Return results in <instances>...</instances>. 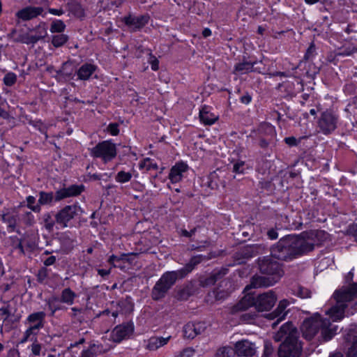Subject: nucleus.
Returning <instances> with one entry per match:
<instances>
[{"label": "nucleus", "instance_id": "nucleus-38", "mask_svg": "<svg viewBox=\"0 0 357 357\" xmlns=\"http://www.w3.org/2000/svg\"><path fill=\"white\" fill-rule=\"evenodd\" d=\"M26 206L34 213H40L41 208L39 206L35 197L29 195L26 198Z\"/></svg>", "mask_w": 357, "mask_h": 357}, {"label": "nucleus", "instance_id": "nucleus-34", "mask_svg": "<svg viewBox=\"0 0 357 357\" xmlns=\"http://www.w3.org/2000/svg\"><path fill=\"white\" fill-rule=\"evenodd\" d=\"M2 220L8 226L9 232H13L15 230L17 222V217L9 213L4 214L2 216Z\"/></svg>", "mask_w": 357, "mask_h": 357}, {"label": "nucleus", "instance_id": "nucleus-17", "mask_svg": "<svg viewBox=\"0 0 357 357\" xmlns=\"http://www.w3.org/2000/svg\"><path fill=\"white\" fill-rule=\"evenodd\" d=\"M188 166L184 162L176 163L171 168L169 178L172 183H176L181 181L183 174L188 171Z\"/></svg>", "mask_w": 357, "mask_h": 357}, {"label": "nucleus", "instance_id": "nucleus-24", "mask_svg": "<svg viewBox=\"0 0 357 357\" xmlns=\"http://www.w3.org/2000/svg\"><path fill=\"white\" fill-rule=\"evenodd\" d=\"M96 70V66L91 63H84L77 70L76 75L77 79L88 80Z\"/></svg>", "mask_w": 357, "mask_h": 357}, {"label": "nucleus", "instance_id": "nucleus-59", "mask_svg": "<svg viewBox=\"0 0 357 357\" xmlns=\"http://www.w3.org/2000/svg\"><path fill=\"white\" fill-rule=\"evenodd\" d=\"M48 13L54 15L61 16L64 13V10L61 8L56 9L50 8L48 9Z\"/></svg>", "mask_w": 357, "mask_h": 357}, {"label": "nucleus", "instance_id": "nucleus-60", "mask_svg": "<svg viewBox=\"0 0 357 357\" xmlns=\"http://www.w3.org/2000/svg\"><path fill=\"white\" fill-rule=\"evenodd\" d=\"M70 310L71 312L69 314V315L73 318L76 317L79 314L82 312V308H78L76 307H73Z\"/></svg>", "mask_w": 357, "mask_h": 357}, {"label": "nucleus", "instance_id": "nucleus-35", "mask_svg": "<svg viewBox=\"0 0 357 357\" xmlns=\"http://www.w3.org/2000/svg\"><path fill=\"white\" fill-rule=\"evenodd\" d=\"M39 329L36 327L28 326L27 329L24 331L22 338L20 340L21 344L26 342L28 340H36V336L39 333Z\"/></svg>", "mask_w": 357, "mask_h": 357}, {"label": "nucleus", "instance_id": "nucleus-29", "mask_svg": "<svg viewBox=\"0 0 357 357\" xmlns=\"http://www.w3.org/2000/svg\"><path fill=\"white\" fill-rule=\"evenodd\" d=\"M47 25L45 22L40 23L33 31L34 34H32V38L30 40H26V42H38L43 39L47 35Z\"/></svg>", "mask_w": 357, "mask_h": 357}, {"label": "nucleus", "instance_id": "nucleus-39", "mask_svg": "<svg viewBox=\"0 0 357 357\" xmlns=\"http://www.w3.org/2000/svg\"><path fill=\"white\" fill-rule=\"evenodd\" d=\"M66 29V24L61 20H54L50 26L51 33H63Z\"/></svg>", "mask_w": 357, "mask_h": 357}, {"label": "nucleus", "instance_id": "nucleus-40", "mask_svg": "<svg viewBox=\"0 0 357 357\" xmlns=\"http://www.w3.org/2000/svg\"><path fill=\"white\" fill-rule=\"evenodd\" d=\"M68 40V36L66 34H59L52 36V44L55 47L63 46Z\"/></svg>", "mask_w": 357, "mask_h": 357}, {"label": "nucleus", "instance_id": "nucleus-23", "mask_svg": "<svg viewBox=\"0 0 357 357\" xmlns=\"http://www.w3.org/2000/svg\"><path fill=\"white\" fill-rule=\"evenodd\" d=\"M57 77L59 80L68 81L76 75V70L70 63H64L61 68L57 72Z\"/></svg>", "mask_w": 357, "mask_h": 357}, {"label": "nucleus", "instance_id": "nucleus-46", "mask_svg": "<svg viewBox=\"0 0 357 357\" xmlns=\"http://www.w3.org/2000/svg\"><path fill=\"white\" fill-rule=\"evenodd\" d=\"M230 292L231 291L229 290L220 289L218 288L213 291V295L216 300H222L227 298L229 295Z\"/></svg>", "mask_w": 357, "mask_h": 357}, {"label": "nucleus", "instance_id": "nucleus-3", "mask_svg": "<svg viewBox=\"0 0 357 357\" xmlns=\"http://www.w3.org/2000/svg\"><path fill=\"white\" fill-rule=\"evenodd\" d=\"M298 331L291 323L282 325L274 336L276 342L283 341L280 345V357H299L302 352V346L298 341Z\"/></svg>", "mask_w": 357, "mask_h": 357}, {"label": "nucleus", "instance_id": "nucleus-43", "mask_svg": "<svg viewBox=\"0 0 357 357\" xmlns=\"http://www.w3.org/2000/svg\"><path fill=\"white\" fill-rule=\"evenodd\" d=\"M132 174L125 171H120L115 176V180L118 183H124L131 180Z\"/></svg>", "mask_w": 357, "mask_h": 357}, {"label": "nucleus", "instance_id": "nucleus-48", "mask_svg": "<svg viewBox=\"0 0 357 357\" xmlns=\"http://www.w3.org/2000/svg\"><path fill=\"white\" fill-rule=\"evenodd\" d=\"M245 162L238 161L233 165V172L236 174H243L245 169Z\"/></svg>", "mask_w": 357, "mask_h": 357}, {"label": "nucleus", "instance_id": "nucleus-53", "mask_svg": "<svg viewBox=\"0 0 357 357\" xmlns=\"http://www.w3.org/2000/svg\"><path fill=\"white\" fill-rule=\"evenodd\" d=\"M285 143L290 146H295L298 144L300 140H298L294 137H288L284 138Z\"/></svg>", "mask_w": 357, "mask_h": 357}, {"label": "nucleus", "instance_id": "nucleus-14", "mask_svg": "<svg viewBox=\"0 0 357 357\" xmlns=\"http://www.w3.org/2000/svg\"><path fill=\"white\" fill-rule=\"evenodd\" d=\"M289 301L287 299L281 300L276 309L266 315V318L271 320H273L276 319V321L273 324V327H275L278 325L281 321L284 320L287 311L286 308L289 305Z\"/></svg>", "mask_w": 357, "mask_h": 357}, {"label": "nucleus", "instance_id": "nucleus-26", "mask_svg": "<svg viewBox=\"0 0 357 357\" xmlns=\"http://www.w3.org/2000/svg\"><path fill=\"white\" fill-rule=\"evenodd\" d=\"M170 339L171 336L167 337H151L148 340L146 348L151 351H155L167 344Z\"/></svg>", "mask_w": 357, "mask_h": 357}, {"label": "nucleus", "instance_id": "nucleus-2", "mask_svg": "<svg viewBox=\"0 0 357 357\" xmlns=\"http://www.w3.org/2000/svg\"><path fill=\"white\" fill-rule=\"evenodd\" d=\"M273 257H265L259 261V268L264 276L255 275L252 278L250 284L247 285L244 291L251 288L270 287L275 284L282 275V270L278 262Z\"/></svg>", "mask_w": 357, "mask_h": 357}, {"label": "nucleus", "instance_id": "nucleus-50", "mask_svg": "<svg viewBox=\"0 0 357 357\" xmlns=\"http://www.w3.org/2000/svg\"><path fill=\"white\" fill-rule=\"evenodd\" d=\"M195 326L196 327L195 331L198 335L203 333L206 329L207 328V324L204 321H199L197 323H194Z\"/></svg>", "mask_w": 357, "mask_h": 357}, {"label": "nucleus", "instance_id": "nucleus-62", "mask_svg": "<svg viewBox=\"0 0 357 357\" xmlns=\"http://www.w3.org/2000/svg\"><path fill=\"white\" fill-rule=\"evenodd\" d=\"M267 235L268 238L271 240H275L278 237V234L277 231L273 229L268 230L267 232Z\"/></svg>", "mask_w": 357, "mask_h": 357}, {"label": "nucleus", "instance_id": "nucleus-51", "mask_svg": "<svg viewBox=\"0 0 357 357\" xmlns=\"http://www.w3.org/2000/svg\"><path fill=\"white\" fill-rule=\"evenodd\" d=\"M107 130L113 136H116L119 133V125L116 123L109 124Z\"/></svg>", "mask_w": 357, "mask_h": 357}, {"label": "nucleus", "instance_id": "nucleus-54", "mask_svg": "<svg viewBox=\"0 0 357 357\" xmlns=\"http://www.w3.org/2000/svg\"><path fill=\"white\" fill-rule=\"evenodd\" d=\"M182 357H193L195 355V350L192 348H186L180 351Z\"/></svg>", "mask_w": 357, "mask_h": 357}, {"label": "nucleus", "instance_id": "nucleus-25", "mask_svg": "<svg viewBox=\"0 0 357 357\" xmlns=\"http://www.w3.org/2000/svg\"><path fill=\"white\" fill-rule=\"evenodd\" d=\"M202 256L198 255L193 257L190 262L187 264L182 268L177 270L176 272L178 273L180 278H185L189 273H190L194 268L202 261Z\"/></svg>", "mask_w": 357, "mask_h": 357}, {"label": "nucleus", "instance_id": "nucleus-41", "mask_svg": "<svg viewBox=\"0 0 357 357\" xmlns=\"http://www.w3.org/2000/svg\"><path fill=\"white\" fill-rule=\"evenodd\" d=\"M43 223L46 230L52 231L54 226V220L50 213H46L43 215Z\"/></svg>", "mask_w": 357, "mask_h": 357}, {"label": "nucleus", "instance_id": "nucleus-8", "mask_svg": "<svg viewBox=\"0 0 357 357\" xmlns=\"http://www.w3.org/2000/svg\"><path fill=\"white\" fill-rule=\"evenodd\" d=\"M90 154L93 158H101L105 162H107L116 155V145L110 141H103L92 148Z\"/></svg>", "mask_w": 357, "mask_h": 357}, {"label": "nucleus", "instance_id": "nucleus-47", "mask_svg": "<svg viewBox=\"0 0 357 357\" xmlns=\"http://www.w3.org/2000/svg\"><path fill=\"white\" fill-rule=\"evenodd\" d=\"M17 80V76L13 73H7L3 77V82L6 86L13 85Z\"/></svg>", "mask_w": 357, "mask_h": 357}, {"label": "nucleus", "instance_id": "nucleus-21", "mask_svg": "<svg viewBox=\"0 0 357 357\" xmlns=\"http://www.w3.org/2000/svg\"><path fill=\"white\" fill-rule=\"evenodd\" d=\"M346 347L348 349L347 357H357V331H350L346 337Z\"/></svg>", "mask_w": 357, "mask_h": 357}, {"label": "nucleus", "instance_id": "nucleus-36", "mask_svg": "<svg viewBox=\"0 0 357 357\" xmlns=\"http://www.w3.org/2000/svg\"><path fill=\"white\" fill-rule=\"evenodd\" d=\"M195 328L193 322L186 324L183 328V336L188 339L195 338L197 335Z\"/></svg>", "mask_w": 357, "mask_h": 357}, {"label": "nucleus", "instance_id": "nucleus-12", "mask_svg": "<svg viewBox=\"0 0 357 357\" xmlns=\"http://www.w3.org/2000/svg\"><path fill=\"white\" fill-rule=\"evenodd\" d=\"M134 331V325L132 323L116 326L112 332L111 339L114 342H120L123 339L130 337Z\"/></svg>", "mask_w": 357, "mask_h": 357}, {"label": "nucleus", "instance_id": "nucleus-19", "mask_svg": "<svg viewBox=\"0 0 357 357\" xmlns=\"http://www.w3.org/2000/svg\"><path fill=\"white\" fill-rule=\"evenodd\" d=\"M84 190L82 185H73L67 188H63L56 192L55 201H60L66 197L77 196Z\"/></svg>", "mask_w": 357, "mask_h": 357}, {"label": "nucleus", "instance_id": "nucleus-31", "mask_svg": "<svg viewBox=\"0 0 357 357\" xmlns=\"http://www.w3.org/2000/svg\"><path fill=\"white\" fill-rule=\"evenodd\" d=\"M253 256V249L250 246H245L238 250L236 255L235 258L238 261V264L244 262L245 259L251 258Z\"/></svg>", "mask_w": 357, "mask_h": 357}, {"label": "nucleus", "instance_id": "nucleus-44", "mask_svg": "<svg viewBox=\"0 0 357 357\" xmlns=\"http://www.w3.org/2000/svg\"><path fill=\"white\" fill-rule=\"evenodd\" d=\"M99 347L96 344L91 345L87 349L83 350L80 357H96L99 352Z\"/></svg>", "mask_w": 357, "mask_h": 357}, {"label": "nucleus", "instance_id": "nucleus-28", "mask_svg": "<svg viewBox=\"0 0 357 357\" xmlns=\"http://www.w3.org/2000/svg\"><path fill=\"white\" fill-rule=\"evenodd\" d=\"M77 297V294L70 288H65L61 292L60 301L68 305L74 304L75 298Z\"/></svg>", "mask_w": 357, "mask_h": 357}, {"label": "nucleus", "instance_id": "nucleus-6", "mask_svg": "<svg viewBox=\"0 0 357 357\" xmlns=\"http://www.w3.org/2000/svg\"><path fill=\"white\" fill-rule=\"evenodd\" d=\"M178 279L181 278L176 271L163 273L152 289L151 298L155 301L164 298Z\"/></svg>", "mask_w": 357, "mask_h": 357}, {"label": "nucleus", "instance_id": "nucleus-1", "mask_svg": "<svg viewBox=\"0 0 357 357\" xmlns=\"http://www.w3.org/2000/svg\"><path fill=\"white\" fill-rule=\"evenodd\" d=\"M337 326L330 322L327 318L319 313L305 319L301 326V332L305 339H314L321 343L331 340L336 334Z\"/></svg>", "mask_w": 357, "mask_h": 357}, {"label": "nucleus", "instance_id": "nucleus-33", "mask_svg": "<svg viewBox=\"0 0 357 357\" xmlns=\"http://www.w3.org/2000/svg\"><path fill=\"white\" fill-rule=\"evenodd\" d=\"M54 199L55 200V197L54 196L53 192H47L44 191L39 192L38 203L40 208L41 206L43 205H50Z\"/></svg>", "mask_w": 357, "mask_h": 357}, {"label": "nucleus", "instance_id": "nucleus-61", "mask_svg": "<svg viewBox=\"0 0 357 357\" xmlns=\"http://www.w3.org/2000/svg\"><path fill=\"white\" fill-rule=\"evenodd\" d=\"M151 63V69L153 70H157L159 68L158 66V64H159V61L155 57V56H152L151 57V61H150Z\"/></svg>", "mask_w": 357, "mask_h": 357}, {"label": "nucleus", "instance_id": "nucleus-49", "mask_svg": "<svg viewBox=\"0 0 357 357\" xmlns=\"http://www.w3.org/2000/svg\"><path fill=\"white\" fill-rule=\"evenodd\" d=\"M23 221L27 225H32L35 222L34 216L31 212H26L23 216Z\"/></svg>", "mask_w": 357, "mask_h": 357}, {"label": "nucleus", "instance_id": "nucleus-4", "mask_svg": "<svg viewBox=\"0 0 357 357\" xmlns=\"http://www.w3.org/2000/svg\"><path fill=\"white\" fill-rule=\"evenodd\" d=\"M302 243L298 236H286L272 247L271 256L280 260H291L305 254Z\"/></svg>", "mask_w": 357, "mask_h": 357}, {"label": "nucleus", "instance_id": "nucleus-52", "mask_svg": "<svg viewBox=\"0 0 357 357\" xmlns=\"http://www.w3.org/2000/svg\"><path fill=\"white\" fill-rule=\"evenodd\" d=\"M31 352L34 356H39L40 354L41 351V345L40 344L38 343L36 341H35L31 345Z\"/></svg>", "mask_w": 357, "mask_h": 357}, {"label": "nucleus", "instance_id": "nucleus-10", "mask_svg": "<svg viewBox=\"0 0 357 357\" xmlns=\"http://www.w3.org/2000/svg\"><path fill=\"white\" fill-rule=\"evenodd\" d=\"M277 296L273 290L259 294L255 300V309L259 312L268 311L277 301Z\"/></svg>", "mask_w": 357, "mask_h": 357}, {"label": "nucleus", "instance_id": "nucleus-42", "mask_svg": "<svg viewBox=\"0 0 357 357\" xmlns=\"http://www.w3.org/2000/svg\"><path fill=\"white\" fill-rule=\"evenodd\" d=\"M127 256L128 255L126 254H123L119 257L112 255L109 257L108 262L114 267L121 268V261H127Z\"/></svg>", "mask_w": 357, "mask_h": 357}, {"label": "nucleus", "instance_id": "nucleus-11", "mask_svg": "<svg viewBox=\"0 0 357 357\" xmlns=\"http://www.w3.org/2000/svg\"><path fill=\"white\" fill-rule=\"evenodd\" d=\"M337 117L331 112H323L318 121L319 128L322 133L328 135L337 128Z\"/></svg>", "mask_w": 357, "mask_h": 357}, {"label": "nucleus", "instance_id": "nucleus-18", "mask_svg": "<svg viewBox=\"0 0 357 357\" xmlns=\"http://www.w3.org/2000/svg\"><path fill=\"white\" fill-rule=\"evenodd\" d=\"M45 316V312L43 311L31 313L27 317L24 324L40 330L44 327Z\"/></svg>", "mask_w": 357, "mask_h": 357}, {"label": "nucleus", "instance_id": "nucleus-56", "mask_svg": "<svg viewBox=\"0 0 357 357\" xmlns=\"http://www.w3.org/2000/svg\"><path fill=\"white\" fill-rule=\"evenodd\" d=\"M356 51H357V49L354 48V47H353L352 49L345 48V49L342 50L341 52H340L338 53V54L339 55H342V56H349L352 53H354V52H355Z\"/></svg>", "mask_w": 357, "mask_h": 357}, {"label": "nucleus", "instance_id": "nucleus-58", "mask_svg": "<svg viewBox=\"0 0 357 357\" xmlns=\"http://www.w3.org/2000/svg\"><path fill=\"white\" fill-rule=\"evenodd\" d=\"M286 88L287 89H289L288 93H289V95L290 96H295L296 94V93L298 92L297 91H296L295 89H292V86H294V84L291 83V82H286L284 85Z\"/></svg>", "mask_w": 357, "mask_h": 357}, {"label": "nucleus", "instance_id": "nucleus-30", "mask_svg": "<svg viewBox=\"0 0 357 357\" xmlns=\"http://www.w3.org/2000/svg\"><path fill=\"white\" fill-rule=\"evenodd\" d=\"M255 62L242 61L236 63L234 66V73L238 74H245L252 71Z\"/></svg>", "mask_w": 357, "mask_h": 357}, {"label": "nucleus", "instance_id": "nucleus-15", "mask_svg": "<svg viewBox=\"0 0 357 357\" xmlns=\"http://www.w3.org/2000/svg\"><path fill=\"white\" fill-rule=\"evenodd\" d=\"M149 16L144 15L138 17L132 15L126 16L123 18V22L128 26L132 31H136L144 27L149 21Z\"/></svg>", "mask_w": 357, "mask_h": 357}, {"label": "nucleus", "instance_id": "nucleus-9", "mask_svg": "<svg viewBox=\"0 0 357 357\" xmlns=\"http://www.w3.org/2000/svg\"><path fill=\"white\" fill-rule=\"evenodd\" d=\"M82 213L81 207L77 204L66 206L56 213V221L63 227H66L70 220Z\"/></svg>", "mask_w": 357, "mask_h": 357}, {"label": "nucleus", "instance_id": "nucleus-57", "mask_svg": "<svg viewBox=\"0 0 357 357\" xmlns=\"http://www.w3.org/2000/svg\"><path fill=\"white\" fill-rule=\"evenodd\" d=\"M0 312L4 316V320L7 319L10 315V311L8 306H4L0 308Z\"/></svg>", "mask_w": 357, "mask_h": 357}, {"label": "nucleus", "instance_id": "nucleus-32", "mask_svg": "<svg viewBox=\"0 0 357 357\" xmlns=\"http://www.w3.org/2000/svg\"><path fill=\"white\" fill-rule=\"evenodd\" d=\"M118 306L120 308L119 311L116 310L112 312V317H114V318H116L118 316L119 313L126 314L132 311V305L130 301L127 300L120 301L118 303Z\"/></svg>", "mask_w": 357, "mask_h": 357}, {"label": "nucleus", "instance_id": "nucleus-37", "mask_svg": "<svg viewBox=\"0 0 357 357\" xmlns=\"http://www.w3.org/2000/svg\"><path fill=\"white\" fill-rule=\"evenodd\" d=\"M139 169H145L146 171L158 169L157 163L149 158H144L142 161H141L139 164Z\"/></svg>", "mask_w": 357, "mask_h": 357}, {"label": "nucleus", "instance_id": "nucleus-16", "mask_svg": "<svg viewBox=\"0 0 357 357\" xmlns=\"http://www.w3.org/2000/svg\"><path fill=\"white\" fill-rule=\"evenodd\" d=\"M43 11V9L41 7L27 6L18 10L16 16L22 20L27 21L41 15Z\"/></svg>", "mask_w": 357, "mask_h": 357}, {"label": "nucleus", "instance_id": "nucleus-64", "mask_svg": "<svg viewBox=\"0 0 357 357\" xmlns=\"http://www.w3.org/2000/svg\"><path fill=\"white\" fill-rule=\"evenodd\" d=\"M55 261L56 257L54 256H50L44 261V264L47 266H49L53 265Z\"/></svg>", "mask_w": 357, "mask_h": 357}, {"label": "nucleus", "instance_id": "nucleus-27", "mask_svg": "<svg viewBox=\"0 0 357 357\" xmlns=\"http://www.w3.org/2000/svg\"><path fill=\"white\" fill-rule=\"evenodd\" d=\"M60 298L52 296L46 300V306L50 311V316L53 317L56 311L66 310L67 307L61 305Z\"/></svg>", "mask_w": 357, "mask_h": 357}, {"label": "nucleus", "instance_id": "nucleus-20", "mask_svg": "<svg viewBox=\"0 0 357 357\" xmlns=\"http://www.w3.org/2000/svg\"><path fill=\"white\" fill-rule=\"evenodd\" d=\"M211 110V107L207 105H204L199 110L200 121L205 126H211L218 119V116L213 114Z\"/></svg>", "mask_w": 357, "mask_h": 357}, {"label": "nucleus", "instance_id": "nucleus-13", "mask_svg": "<svg viewBox=\"0 0 357 357\" xmlns=\"http://www.w3.org/2000/svg\"><path fill=\"white\" fill-rule=\"evenodd\" d=\"M234 353L238 356L251 357L256 353L255 344L248 340L238 341L234 344Z\"/></svg>", "mask_w": 357, "mask_h": 357}, {"label": "nucleus", "instance_id": "nucleus-63", "mask_svg": "<svg viewBox=\"0 0 357 357\" xmlns=\"http://www.w3.org/2000/svg\"><path fill=\"white\" fill-rule=\"evenodd\" d=\"M251 96L248 93L241 97V102L245 105L249 104L251 102Z\"/></svg>", "mask_w": 357, "mask_h": 357}, {"label": "nucleus", "instance_id": "nucleus-55", "mask_svg": "<svg viewBox=\"0 0 357 357\" xmlns=\"http://www.w3.org/2000/svg\"><path fill=\"white\" fill-rule=\"evenodd\" d=\"M315 52V46L314 44H311L308 49L307 50V52L305 55V58L306 59H310L314 54Z\"/></svg>", "mask_w": 357, "mask_h": 357}, {"label": "nucleus", "instance_id": "nucleus-22", "mask_svg": "<svg viewBox=\"0 0 357 357\" xmlns=\"http://www.w3.org/2000/svg\"><path fill=\"white\" fill-rule=\"evenodd\" d=\"M251 306L255 307V297L252 294L248 293L233 307L232 312L236 313L245 311Z\"/></svg>", "mask_w": 357, "mask_h": 357}, {"label": "nucleus", "instance_id": "nucleus-7", "mask_svg": "<svg viewBox=\"0 0 357 357\" xmlns=\"http://www.w3.org/2000/svg\"><path fill=\"white\" fill-rule=\"evenodd\" d=\"M328 237V234L323 230H311L299 236L305 253L312 251L315 245L321 244Z\"/></svg>", "mask_w": 357, "mask_h": 357}, {"label": "nucleus", "instance_id": "nucleus-5", "mask_svg": "<svg viewBox=\"0 0 357 357\" xmlns=\"http://www.w3.org/2000/svg\"><path fill=\"white\" fill-rule=\"evenodd\" d=\"M357 297V283L354 282L343 286L337 289L333 294L336 305L326 311V315L333 321L342 320L344 317V310L347 307V303L353 301Z\"/></svg>", "mask_w": 357, "mask_h": 357}, {"label": "nucleus", "instance_id": "nucleus-45", "mask_svg": "<svg viewBox=\"0 0 357 357\" xmlns=\"http://www.w3.org/2000/svg\"><path fill=\"white\" fill-rule=\"evenodd\" d=\"M234 353V348L230 347H222L216 352L217 357H232Z\"/></svg>", "mask_w": 357, "mask_h": 357}]
</instances>
